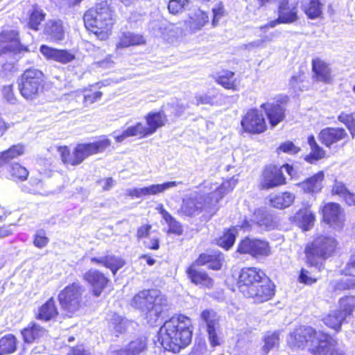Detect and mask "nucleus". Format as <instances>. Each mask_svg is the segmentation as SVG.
Returning a JSON list of instances; mask_svg holds the SVG:
<instances>
[{
  "instance_id": "obj_52",
  "label": "nucleus",
  "mask_w": 355,
  "mask_h": 355,
  "mask_svg": "<svg viewBox=\"0 0 355 355\" xmlns=\"http://www.w3.org/2000/svg\"><path fill=\"white\" fill-rule=\"evenodd\" d=\"M102 96V92L96 89L95 85H89L84 89L83 103L85 105H92L99 101Z\"/></svg>"
},
{
  "instance_id": "obj_49",
  "label": "nucleus",
  "mask_w": 355,
  "mask_h": 355,
  "mask_svg": "<svg viewBox=\"0 0 355 355\" xmlns=\"http://www.w3.org/2000/svg\"><path fill=\"white\" fill-rule=\"evenodd\" d=\"M263 345L261 347L263 355H268L269 352L279 345V334L278 331H268L263 338Z\"/></svg>"
},
{
  "instance_id": "obj_13",
  "label": "nucleus",
  "mask_w": 355,
  "mask_h": 355,
  "mask_svg": "<svg viewBox=\"0 0 355 355\" xmlns=\"http://www.w3.org/2000/svg\"><path fill=\"white\" fill-rule=\"evenodd\" d=\"M241 132L249 135L263 134L268 130L266 119L257 108H250L241 119Z\"/></svg>"
},
{
  "instance_id": "obj_45",
  "label": "nucleus",
  "mask_w": 355,
  "mask_h": 355,
  "mask_svg": "<svg viewBox=\"0 0 355 355\" xmlns=\"http://www.w3.org/2000/svg\"><path fill=\"white\" fill-rule=\"evenodd\" d=\"M17 349V338L12 334H8L0 338V355H10Z\"/></svg>"
},
{
  "instance_id": "obj_12",
  "label": "nucleus",
  "mask_w": 355,
  "mask_h": 355,
  "mask_svg": "<svg viewBox=\"0 0 355 355\" xmlns=\"http://www.w3.org/2000/svg\"><path fill=\"white\" fill-rule=\"evenodd\" d=\"M236 252L257 259L268 257L272 254V247L268 240L250 236H245L239 241Z\"/></svg>"
},
{
  "instance_id": "obj_8",
  "label": "nucleus",
  "mask_w": 355,
  "mask_h": 355,
  "mask_svg": "<svg viewBox=\"0 0 355 355\" xmlns=\"http://www.w3.org/2000/svg\"><path fill=\"white\" fill-rule=\"evenodd\" d=\"M46 87L43 71L35 67L25 69L17 80L20 95L27 101H33L44 95Z\"/></svg>"
},
{
  "instance_id": "obj_56",
  "label": "nucleus",
  "mask_w": 355,
  "mask_h": 355,
  "mask_svg": "<svg viewBox=\"0 0 355 355\" xmlns=\"http://www.w3.org/2000/svg\"><path fill=\"white\" fill-rule=\"evenodd\" d=\"M300 148L296 146L292 141H286L281 143L276 149V153L280 154L282 153L295 155L300 151Z\"/></svg>"
},
{
  "instance_id": "obj_18",
  "label": "nucleus",
  "mask_w": 355,
  "mask_h": 355,
  "mask_svg": "<svg viewBox=\"0 0 355 355\" xmlns=\"http://www.w3.org/2000/svg\"><path fill=\"white\" fill-rule=\"evenodd\" d=\"M83 279L90 287L91 295L96 298L99 297L111 284L109 277L101 270L96 268L87 270L83 275Z\"/></svg>"
},
{
  "instance_id": "obj_29",
  "label": "nucleus",
  "mask_w": 355,
  "mask_h": 355,
  "mask_svg": "<svg viewBox=\"0 0 355 355\" xmlns=\"http://www.w3.org/2000/svg\"><path fill=\"white\" fill-rule=\"evenodd\" d=\"M224 255L223 254L217 250L210 254L209 253H201L198 255L196 259V263L199 265L208 266V268L212 270L218 271L222 269L224 263Z\"/></svg>"
},
{
  "instance_id": "obj_63",
  "label": "nucleus",
  "mask_w": 355,
  "mask_h": 355,
  "mask_svg": "<svg viewBox=\"0 0 355 355\" xmlns=\"http://www.w3.org/2000/svg\"><path fill=\"white\" fill-rule=\"evenodd\" d=\"M3 97L9 103H15L17 100L13 84L4 85L1 89Z\"/></svg>"
},
{
  "instance_id": "obj_55",
  "label": "nucleus",
  "mask_w": 355,
  "mask_h": 355,
  "mask_svg": "<svg viewBox=\"0 0 355 355\" xmlns=\"http://www.w3.org/2000/svg\"><path fill=\"white\" fill-rule=\"evenodd\" d=\"M200 318L206 323L207 329L209 325L218 327L219 319L217 318L216 313L211 309H205L201 312Z\"/></svg>"
},
{
  "instance_id": "obj_20",
  "label": "nucleus",
  "mask_w": 355,
  "mask_h": 355,
  "mask_svg": "<svg viewBox=\"0 0 355 355\" xmlns=\"http://www.w3.org/2000/svg\"><path fill=\"white\" fill-rule=\"evenodd\" d=\"M202 266L195 260L187 268L185 272L190 282L200 288L211 289L214 286V280L209 273L199 268Z\"/></svg>"
},
{
  "instance_id": "obj_44",
  "label": "nucleus",
  "mask_w": 355,
  "mask_h": 355,
  "mask_svg": "<svg viewBox=\"0 0 355 355\" xmlns=\"http://www.w3.org/2000/svg\"><path fill=\"white\" fill-rule=\"evenodd\" d=\"M345 320L346 318L342 315V313L334 310L324 316L322 322L328 328L338 333L340 331L342 325L345 322Z\"/></svg>"
},
{
  "instance_id": "obj_35",
  "label": "nucleus",
  "mask_w": 355,
  "mask_h": 355,
  "mask_svg": "<svg viewBox=\"0 0 355 355\" xmlns=\"http://www.w3.org/2000/svg\"><path fill=\"white\" fill-rule=\"evenodd\" d=\"M209 21V17L205 11L198 10L190 15L185 25L191 32L200 31Z\"/></svg>"
},
{
  "instance_id": "obj_42",
  "label": "nucleus",
  "mask_w": 355,
  "mask_h": 355,
  "mask_svg": "<svg viewBox=\"0 0 355 355\" xmlns=\"http://www.w3.org/2000/svg\"><path fill=\"white\" fill-rule=\"evenodd\" d=\"M46 16V12L41 8L37 4L33 5L28 16V28L35 31H38L41 24L45 20Z\"/></svg>"
},
{
  "instance_id": "obj_60",
  "label": "nucleus",
  "mask_w": 355,
  "mask_h": 355,
  "mask_svg": "<svg viewBox=\"0 0 355 355\" xmlns=\"http://www.w3.org/2000/svg\"><path fill=\"white\" fill-rule=\"evenodd\" d=\"M49 242V239L43 230L37 232L33 236V245L37 248L41 249L46 247Z\"/></svg>"
},
{
  "instance_id": "obj_10",
  "label": "nucleus",
  "mask_w": 355,
  "mask_h": 355,
  "mask_svg": "<svg viewBox=\"0 0 355 355\" xmlns=\"http://www.w3.org/2000/svg\"><path fill=\"white\" fill-rule=\"evenodd\" d=\"M85 287L79 282L65 286L58 295V301L64 314L72 318L86 306Z\"/></svg>"
},
{
  "instance_id": "obj_27",
  "label": "nucleus",
  "mask_w": 355,
  "mask_h": 355,
  "mask_svg": "<svg viewBox=\"0 0 355 355\" xmlns=\"http://www.w3.org/2000/svg\"><path fill=\"white\" fill-rule=\"evenodd\" d=\"M215 82L224 89L232 92H239L241 88V81L236 77L234 71L223 69L215 78Z\"/></svg>"
},
{
  "instance_id": "obj_21",
  "label": "nucleus",
  "mask_w": 355,
  "mask_h": 355,
  "mask_svg": "<svg viewBox=\"0 0 355 355\" xmlns=\"http://www.w3.org/2000/svg\"><path fill=\"white\" fill-rule=\"evenodd\" d=\"M293 346L304 348L314 345L318 340V331L311 326H301L291 334Z\"/></svg>"
},
{
  "instance_id": "obj_47",
  "label": "nucleus",
  "mask_w": 355,
  "mask_h": 355,
  "mask_svg": "<svg viewBox=\"0 0 355 355\" xmlns=\"http://www.w3.org/2000/svg\"><path fill=\"white\" fill-rule=\"evenodd\" d=\"M8 171L10 179L14 182H24L28 180L29 175L28 169L18 162L10 164Z\"/></svg>"
},
{
  "instance_id": "obj_1",
  "label": "nucleus",
  "mask_w": 355,
  "mask_h": 355,
  "mask_svg": "<svg viewBox=\"0 0 355 355\" xmlns=\"http://www.w3.org/2000/svg\"><path fill=\"white\" fill-rule=\"evenodd\" d=\"M236 285L242 295L254 303L262 304L274 298L276 285L261 268L245 266L238 273Z\"/></svg>"
},
{
  "instance_id": "obj_3",
  "label": "nucleus",
  "mask_w": 355,
  "mask_h": 355,
  "mask_svg": "<svg viewBox=\"0 0 355 355\" xmlns=\"http://www.w3.org/2000/svg\"><path fill=\"white\" fill-rule=\"evenodd\" d=\"M83 21L87 31L101 40H107L116 23L114 10L106 1L95 3L84 13Z\"/></svg>"
},
{
  "instance_id": "obj_61",
  "label": "nucleus",
  "mask_w": 355,
  "mask_h": 355,
  "mask_svg": "<svg viewBox=\"0 0 355 355\" xmlns=\"http://www.w3.org/2000/svg\"><path fill=\"white\" fill-rule=\"evenodd\" d=\"M196 105H214L216 103V96L209 94H203L197 95L195 97Z\"/></svg>"
},
{
  "instance_id": "obj_22",
  "label": "nucleus",
  "mask_w": 355,
  "mask_h": 355,
  "mask_svg": "<svg viewBox=\"0 0 355 355\" xmlns=\"http://www.w3.org/2000/svg\"><path fill=\"white\" fill-rule=\"evenodd\" d=\"M354 271L355 253L352 254L349 262L344 269V273L348 277L345 279H339L331 283L332 292L337 295L345 291L355 290V275L352 274Z\"/></svg>"
},
{
  "instance_id": "obj_43",
  "label": "nucleus",
  "mask_w": 355,
  "mask_h": 355,
  "mask_svg": "<svg viewBox=\"0 0 355 355\" xmlns=\"http://www.w3.org/2000/svg\"><path fill=\"white\" fill-rule=\"evenodd\" d=\"M159 213L168 225V234L180 236L183 233L182 226L162 205L159 208Z\"/></svg>"
},
{
  "instance_id": "obj_4",
  "label": "nucleus",
  "mask_w": 355,
  "mask_h": 355,
  "mask_svg": "<svg viewBox=\"0 0 355 355\" xmlns=\"http://www.w3.org/2000/svg\"><path fill=\"white\" fill-rule=\"evenodd\" d=\"M111 139L106 135H100L92 142L78 143L72 150L67 145L58 146L62 163L65 166H77L90 156L103 153L110 148Z\"/></svg>"
},
{
  "instance_id": "obj_58",
  "label": "nucleus",
  "mask_w": 355,
  "mask_h": 355,
  "mask_svg": "<svg viewBox=\"0 0 355 355\" xmlns=\"http://www.w3.org/2000/svg\"><path fill=\"white\" fill-rule=\"evenodd\" d=\"M190 2V0H170L168 3V9L170 13L177 15L184 9Z\"/></svg>"
},
{
  "instance_id": "obj_46",
  "label": "nucleus",
  "mask_w": 355,
  "mask_h": 355,
  "mask_svg": "<svg viewBox=\"0 0 355 355\" xmlns=\"http://www.w3.org/2000/svg\"><path fill=\"white\" fill-rule=\"evenodd\" d=\"M345 318L352 316L355 310V295H344L338 300V309H336Z\"/></svg>"
},
{
  "instance_id": "obj_30",
  "label": "nucleus",
  "mask_w": 355,
  "mask_h": 355,
  "mask_svg": "<svg viewBox=\"0 0 355 355\" xmlns=\"http://www.w3.org/2000/svg\"><path fill=\"white\" fill-rule=\"evenodd\" d=\"M324 180V173L320 171L311 177L302 181L300 185L304 193L309 194L319 193L323 189V181Z\"/></svg>"
},
{
  "instance_id": "obj_7",
  "label": "nucleus",
  "mask_w": 355,
  "mask_h": 355,
  "mask_svg": "<svg viewBox=\"0 0 355 355\" xmlns=\"http://www.w3.org/2000/svg\"><path fill=\"white\" fill-rule=\"evenodd\" d=\"M339 250L340 244L335 237L320 234L305 246L306 263L309 266L317 267L319 260H327L338 253Z\"/></svg>"
},
{
  "instance_id": "obj_34",
  "label": "nucleus",
  "mask_w": 355,
  "mask_h": 355,
  "mask_svg": "<svg viewBox=\"0 0 355 355\" xmlns=\"http://www.w3.org/2000/svg\"><path fill=\"white\" fill-rule=\"evenodd\" d=\"M311 205L306 202L295 213V217L303 230L307 231L313 225L315 214L311 210Z\"/></svg>"
},
{
  "instance_id": "obj_25",
  "label": "nucleus",
  "mask_w": 355,
  "mask_h": 355,
  "mask_svg": "<svg viewBox=\"0 0 355 355\" xmlns=\"http://www.w3.org/2000/svg\"><path fill=\"white\" fill-rule=\"evenodd\" d=\"M47 330L35 321L30 322L25 327L21 329L20 333L25 344L37 343L46 336Z\"/></svg>"
},
{
  "instance_id": "obj_41",
  "label": "nucleus",
  "mask_w": 355,
  "mask_h": 355,
  "mask_svg": "<svg viewBox=\"0 0 355 355\" xmlns=\"http://www.w3.org/2000/svg\"><path fill=\"white\" fill-rule=\"evenodd\" d=\"M44 32L53 42H60L64 38L63 23L60 19L49 20L45 26Z\"/></svg>"
},
{
  "instance_id": "obj_32",
  "label": "nucleus",
  "mask_w": 355,
  "mask_h": 355,
  "mask_svg": "<svg viewBox=\"0 0 355 355\" xmlns=\"http://www.w3.org/2000/svg\"><path fill=\"white\" fill-rule=\"evenodd\" d=\"M277 12L279 17L286 20L284 24H293L299 19L297 6H291L290 0H278Z\"/></svg>"
},
{
  "instance_id": "obj_31",
  "label": "nucleus",
  "mask_w": 355,
  "mask_h": 355,
  "mask_svg": "<svg viewBox=\"0 0 355 355\" xmlns=\"http://www.w3.org/2000/svg\"><path fill=\"white\" fill-rule=\"evenodd\" d=\"M295 200V196L291 191H284L268 196L270 207L277 209H284L291 206Z\"/></svg>"
},
{
  "instance_id": "obj_26",
  "label": "nucleus",
  "mask_w": 355,
  "mask_h": 355,
  "mask_svg": "<svg viewBox=\"0 0 355 355\" xmlns=\"http://www.w3.org/2000/svg\"><path fill=\"white\" fill-rule=\"evenodd\" d=\"M59 315V310L53 297H49L37 309L35 318L43 322L55 320Z\"/></svg>"
},
{
  "instance_id": "obj_6",
  "label": "nucleus",
  "mask_w": 355,
  "mask_h": 355,
  "mask_svg": "<svg viewBox=\"0 0 355 355\" xmlns=\"http://www.w3.org/2000/svg\"><path fill=\"white\" fill-rule=\"evenodd\" d=\"M130 305L139 310L148 323L152 324L162 317L167 306V299L157 289H144L134 295Z\"/></svg>"
},
{
  "instance_id": "obj_9",
  "label": "nucleus",
  "mask_w": 355,
  "mask_h": 355,
  "mask_svg": "<svg viewBox=\"0 0 355 355\" xmlns=\"http://www.w3.org/2000/svg\"><path fill=\"white\" fill-rule=\"evenodd\" d=\"M147 126L144 127L141 122L129 126L120 135L116 136V142H122L128 137H138L146 138L153 135L158 129L164 127L168 122L167 116L164 111L150 112L144 117Z\"/></svg>"
},
{
  "instance_id": "obj_36",
  "label": "nucleus",
  "mask_w": 355,
  "mask_h": 355,
  "mask_svg": "<svg viewBox=\"0 0 355 355\" xmlns=\"http://www.w3.org/2000/svg\"><path fill=\"white\" fill-rule=\"evenodd\" d=\"M307 142L311 151L304 157L306 162L312 164L328 157L326 150L317 143L313 135L308 136Z\"/></svg>"
},
{
  "instance_id": "obj_37",
  "label": "nucleus",
  "mask_w": 355,
  "mask_h": 355,
  "mask_svg": "<svg viewBox=\"0 0 355 355\" xmlns=\"http://www.w3.org/2000/svg\"><path fill=\"white\" fill-rule=\"evenodd\" d=\"M145 44L146 40L142 35L132 32H123L120 35L116 46V49H122Z\"/></svg>"
},
{
  "instance_id": "obj_48",
  "label": "nucleus",
  "mask_w": 355,
  "mask_h": 355,
  "mask_svg": "<svg viewBox=\"0 0 355 355\" xmlns=\"http://www.w3.org/2000/svg\"><path fill=\"white\" fill-rule=\"evenodd\" d=\"M322 3L320 0H309V2L302 6L303 12L308 19H315L322 15Z\"/></svg>"
},
{
  "instance_id": "obj_15",
  "label": "nucleus",
  "mask_w": 355,
  "mask_h": 355,
  "mask_svg": "<svg viewBox=\"0 0 355 355\" xmlns=\"http://www.w3.org/2000/svg\"><path fill=\"white\" fill-rule=\"evenodd\" d=\"M318 140L327 148L345 146L350 140L347 130L343 127H326L318 134Z\"/></svg>"
},
{
  "instance_id": "obj_39",
  "label": "nucleus",
  "mask_w": 355,
  "mask_h": 355,
  "mask_svg": "<svg viewBox=\"0 0 355 355\" xmlns=\"http://www.w3.org/2000/svg\"><path fill=\"white\" fill-rule=\"evenodd\" d=\"M238 230L236 226L225 229L221 236L216 239V244L225 250H230L234 245Z\"/></svg>"
},
{
  "instance_id": "obj_19",
  "label": "nucleus",
  "mask_w": 355,
  "mask_h": 355,
  "mask_svg": "<svg viewBox=\"0 0 355 355\" xmlns=\"http://www.w3.org/2000/svg\"><path fill=\"white\" fill-rule=\"evenodd\" d=\"M312 80L325 85L332 84L334 74L331 64L324 59L315 57L311 60Z\"/></svg>"
},
{
  "instance_id": "obj_57",
  "label": "nucleus",
  "mask_w": 355,
  "mask_h": 355,
  "mask_svg": "<svg viewBox=\"0 0 355 355\" xmlns=\"http://www.w3.org/2000/svg\"><path fill=\"white\" fill-rule=\"evenodd\" d=\"M318 277H315L312 272L305 268L300 270L297 281L303 284L311 286L318 282Z\"/></svg>"
},
{
  "instance_id": "obj_14",
  "label": "nucleus",
  "mask_w": 355,
  "mask_h": 355,
  "mask_svg": "<svg viewBox=\"0 0 355 355\" xmlns=\"http://www.w3.org/2000/svg\"><path fill=\"white\" fill-rule=\"evenodd\" d=\"M28 45L21 43L17 30H2L0 31V57L7 53L24 55L29 53Z\"/></svg>"
},
{
  "instance_id": "obj_16",
  "label": "nucleus",
  "mask_w": 355,
  "mask_h": 355,
  "mask_svg": "<svg viewBox=\"0 0 355 355\" xmlns=\"http://www.w3.org/2000/svg\"><path fill=\"white\" fill-rule=\"evenodd\" d=\"M321 222L329 227L343 229L345 226V216L341 205L336 202L323 203L319 208Z\"/></svg>"
},
{
  "instance_id": "obj_23",
  "label": "nucleus",
  "mask_w": 355,
  "mask_h": 355,
  "mask_svg": "<svg viewBox=\"0 0 355 355\" xmlns=\"http://www.w3.org/2000/svg\"><path fill=\"white\" fill-rule=\"evenodd\" d=\"M322 339L319 340L318 345L309 349L312 355H346L336 347L338 341L328 333H321Z\"/></svg>"
},
{
  "instance_id": "obj_64",
  "label": "nucleus",
  "mask_w": 355,
  "mask_h": 355,
  "mask_svg": "<svg viewBox=\"0 0 355 355\" xmlns=\"http://www.w3.org/2000/svg\"><path fill=\"white\" fill-rule=\"evenodd\" d=\"M68 355H92L84 344H78L69 349Z\"/></svg>"
},
{
  "instance_id": "obj_11",
  "label": "nucleus",
  "mask_w": 355,
  "mask_h": 355,
  "mask_svg": "<svg viewBox=\"0 0 355 355\" xmlns=\"http://www.w3.org/2000/svg\"><path fill=\"white\" fill-rule=\"evenodd\" d=\"M284 168L288 175L292 176L294 168L292 165L286 163L282 166L275 164H266L263 166L258 184L260 191H268L275 188L281 187L287 184V178L282 169Z\"/></svg>"
},
{
  "instance_id": "obj_50",
  "label": "nucleus",
  "mask_w": 355,
  "mask_h": 355,
  "mask_svg": "<svg viewBox=\"0 0 355 355\" xmlns=\"http://www.w3.org/2000/svg\"><path fill=\"white\" fill-rule=\"evenodd\" d=\"M146 348V340L142 338H137L131 340L125 349H119V351H123L127 355H137L142 352Z\"/></svg>"
},
{
  "instance_id": "obj_28",
  "label": "nucleus",
  "mask_w": 355,
  "mask_h": 355,
  "mask_svg": "<svg viewBox=\"0 0 355 355\" xmlns=\"http://www.w3.org/2000/svg\"><path fill=\"white\" fill-rule=\"evenodd\" d=\"M90 261L96 265L103 266L105 268L110 269L113 276H115L126 263L122 257L114 254L105 255L103 257H94L90 259Z\"/></svg>"
},
{
  "instance_id": "obj_2",
  "label": "nucleus",
  "mask_w": 355,
  "mask_h": 355,
  "mask_svg": "<svg viewBox=\"0 0 355 355\" xmlns=\"http://www.w3.org/2000/svg\"><path fill=\"white\" fill-rule=\"evenodd\" d=\"M194 327L191 319L182 313H175L166 320L158 331V340L168 352L176 354L191 345Z\"/></svg>"
},
{
  "instance_id": "obj_53",
  "label": "nucleus",
  "mask_w": 355,
  "mask_h": 355,
  "mask_svg": "<svg viewBox=\"0 0 355 355\" xmlns=\"http://www.w3.org/2000/svg\"><path fill=\"white\" fill-rule=\"evenodd\" d=\"M179 184V182L175 181L166 182L163 184H152L149 187H146V195H157L164 192L165 190L176 187Z\"/></svg>"
},
{
  "instance_id": "obj_24",
  "label": "nucleus",
  "mask_w": 355,
  "mask_h": 355,
  "mask_svg": "<svg viewBox=\"0 0 355 355\" xmlns=\"http://www.w3.org/2000/svg\"><path fill=\"white\" fill-rule=\"evenodd\" d=\"M40 51L47 60L55 61L63 64L73 61L76 55L67 49H59L42 44L40 46Z\"/></svg>"
},
{
  "instance_id": "obj_51",
  "label": "nucleus",
  "mask_w": 355,
  "mask_h": 355,
  "mask_svg": "<svg viewBox=\"0 0 355 355\" xmlns=\"http://www.w3.org/2000/svg\"><path fill=\"white\" fill-rule=\"evenodd\" d=\"M338 121L345 125L352 138L355 137V112L347 113L342 112L338 116Z\"/></svg>"
},
{
  "instance_id": "obj_62",
  "label": "nucleus",
  "mask_w": 355,
  "mask_h": 355,
  "mask_svg": "<svg viewBox=\"0 0 355 355\" xmlns=\"http://www.w3.org/2000/svg\"><path fill=\"white\" fill-rule=\"evenodd\" d=\"M217 327L209 325V327L207 329L208 340L211 347H216L220 345V337L216 331Z\"/></svg>"
},
{
  "instance_id": "obj_59",
  "label": "nucleus",
  "mask_w": 355,
  "mask_h": 355,
  "mask_svg": "<svg viewBox=\"0 0 355 355\" xmlns=\"http://www.w3.org/2000/svg\"><path fill=\"white\" fill-rule=\"evenodd\" d=\"M349 190L344 182L335 180L331 186V194L342 198Z\"/></svg>"
},
{
  "instance_id": "obj_38",
  "label": "nucleus",
  "mask_w": 355,
  "mask_h": 355,
  "mask_svg": "<svg viewBox=\"0 0 355 355\" xmlns=\"http://www.w3.org/2000/svg\"><path fill=\"white\" fill-rule=\"evenodd\" d=\"M24 146L22 144H17L0 152V173L7 164L12 159L21 156L24 153Z\"/></svg>"
},
{
  "instance_id": "obj_54",
  "label": "nucleus",
  "mask_w": 355,
  "mask_h": 355,
  "mask_svg": "<svg viewBox=\"0 0 355 355\" xmlns=\"http://www.w3.org/2000/svg\"><path fill=\"white\" fill-rule=\"evenodd\" d=\"M305 79V72L303 70H300L296 74H294L291 77L289 80V85L294 90H306L305 86L302 85Z\"/></svg>"
},
{
  "instance_id": "obj_40",
  "label": "nucleus",
  "mask_w": 355,
  "mask_h": 355,
  "mask_svg": "<svg viewBox=\"0 0 355 355\" xmlns=\"http://www.w3.org/2000/svg\"><path fill=\"white\" fill-rule=\"evenodd\" d=\"M254 222L256 227L261 228L262 230L268 231L275 227V222L272 216L267 211L258 209L252 213Z\"/></svg>"
},
{
  "instance_id": "obj_33",
  "label": "nucleus",
  "mask_w": 355,
  "mask_h": 355,
  "mask_svg": "<svg viewBox=\"0 0 355 355\" xmlns=\"http://www.w3.org/2000/svg\"><path fill=\"white\" fill-rule=\"evenodd\" d=\"M19 221V218L15 211H6L0 215V239L12 235L13 227H15Z\"/></svg>"
},
{
  "instance_id": "obj_5",
  "label": "nucleus",
  "mask_w": 355,
  "mask_h": 355,
  "mask_svg": "<svg viewBox=\"0 0 355 355\" xmlns=\"http://www.w3.org/2000/svg\"><path fill=\"white\" fill-rule=\"evenodd\" d=\"M236 184V181L228 179L215 189L216 196L211 193L201 196L199 198L189 197L183 199L178 213L182 216L193 217L202 211H209L229 193L232 192Z\"/></svg>"
},
{
  "instance_id": "obj_17",
  "label": "nucleus",
  "mask_w": 355,
  "mask_h": 355,
  "mask_svg": "<svg viewBox=\"0 0 355 355\" xmlns=\"http://www.w3.org/2000/svg\"><path fill=\"white\" fill-rule=\"evenodd\" d=\"M288 101L287 96H281L275 98L273 103H263L260 105L271 128L277 126L286 119Z\"/></svg>"
}]
</instances>
